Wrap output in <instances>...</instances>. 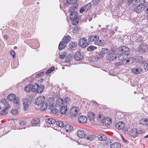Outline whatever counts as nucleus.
I'll list each match as a JSON object with an SVG mask.
<instances>
[{"label": "nucleus", "instance_id": "nucleus-23", "mask_svg": "<svg viewBox=\"0 0 148 148\" xmlns=\"http://www.w3.org/2000/svg\"><path fill=\"white\" fill-rule=\"evenodd\" d=\"M87 119L86 116H81L78 118V121L80 123H85L86 122Z\"/></svg>", "mask_w": 148, "mask_h": 148}, {"label": "nucleus", "instance_id": "nucleus-43", "mask_svg": "<svg viewBox=\"0 0 148 148\" xmlns=\"http://www.w3.org/2000/svg\"><path fill=\"white\" fill-rule=\"evenodd\" d=\"M129 57V58H128L126 62L132 63L133 62L135 61V59H134V57L132 58H130V57Z\"/></svg>", "mask_w": 148, "mask_h": 148}, {"label": "nucleus", "instance_id": "nucleus-56", "mask_svg": "<svg viewBox=\"0 0 148 148\" xmlns=\"http://www.w3.org/2000/svg\"><path fill=\"white\" fill-rule=\"evenodd\" d=\"M66 2L68 4H72L74 3V0H66Z\"/></svg>", "mask_w": 148, "mask_h": 148}, {"label": "nucleus", "instance_id": "nucleus-55", "mask_svg": "<svg viewBox=\"0 0 148 148\" xmlns=\"http://www.w3.org/2000/svg\"><path fill=\"white\" fill-rule=\"evenodd\" d=\"M26 122L24 121H20V124L21 125H26Z\"/></svg>", "mask_w": 148, "mask_h": 148}, {"label": "nucleus", "instance_id": "nucleus-61", "mask_svg": "<svg viewBox=\"0 0 148 148\" xmlns=\"http://www.w3.org/2000/svg\"><path fill=\"white\" fill-rule=\"evenodd\" d=\"M68 101V99L67 98H66L64 99V102L65 103H67Z\"/></svg>", "mask_w": 148, "mask_h": 148}, {"label": "nucleus", "instance_id": "nucleus-37", "mask_svg": "<svg viewBox=\"0 0 148 148\" xmlns=\"http://www.w3.org/2000/svg\"><path fill=\"white\" fill-rule=\"evenodd\" d=\"M56 122V124L58 126L60 127H63L64 126V124L63 122L60 121H57Z\"/></svg>", "mask_w": 148, "mask_h": 148}, {"label": "nucleus", "instance_id": "nucleus-48", "mask_svg": "<svg viewBox=\"0 0 148 148\" xmlns=\"http://www.w3.org/2000/svg\"><path fill=\"white\" fill-rule=\"evenodd\" d=\"M19 99L18 97H15V98L13 100V102L14 103L18 104L19 102Z\"/></svg>", "mask_w": 148, "mask_h": 148}, {"label": "nucleus", "instance_id": "nucleus-16", "mask_svg": "<svg viewBox=\"0 0 148 148\" xmlns=\"http://www.w3.org/2000/svg\"><path fill=\"white\" fill-rule=\"evenodd\" d=\"M45 100V97L44 96H39L38 98L35 100V103L36 105H39L40 104H42L44 102Z\"/></svg>", "mask_w": 148, "mask_h": 148}, {"label": "nucleus", "instance_id": "nucleus-40", "mask_svg": "<svg viewBox=\"0 0 148 148\" xmlns=\"http://www.w3.org/2000/svg\"><path fill=\"white\" fill-rule=\"evenodd\" d=\"M77 45V43L76 42H71L69 44V47L71 48L75 47Z\"/></svg>", "mask_w": 148, "mask_h": 148}, {"label": "nucleus", "instance_id": "nucleus-33", "mask_svg": "<svg viewBox=\"0 0 148 148\" xmlns=\"http://www.w3.org/2000/svg\"><path fill=\"white\" fill-rule=\"evenodd\" d=\"M119 50L123 52H127L130 50V49L126 46H123L120 48Z\"/></svg>", "mask_w": 148, "mask_h": 148}, {"label": "nucleus", "instance_id": "nucleus-42", "mask_svg": "<svg viewBox=\"0 0 148 148\" xmlns=\"http://www.w3.org/2000/svg\"><path fill=\"white\" fill-rule=\"evenodd\" d=\"M135 61L138 62L142 60L143 58L142 57L140 56H139L134 57Z\"/></svg>", "mask_w": 148, "mask_h": 148}, {"label": "nucleus", "instance_id": "nucleus-5", "mask_svg": "<svg viewBox=\"0 0 148 148\" xmlns=\"http://www.w3.org/2000/svg\"><path fill=\"white\" fill-rule=\"evenodd\" d=\"M1 102L2 104L4 105L5 109V110H3L1 111V116H5L8 113L7 110L10 108V106H9V105L5 99H2L1 100Z\"/></svg>", "mask_w": 148, "mask_h": 148}, {"label": "nucleus", "instance_id": "nucleus-44", "mask_svg": "<svg viewBox=\"0 0 148 148\" xmlns=\"http://www.w3.org/2000/svg\"><path fill=\"white\" fill-rule=\"evenodd\" d=\"M104 57V55H102L100 53L95 57V59L99 60L102 59Z\"/></svg>", "mask_w": 148, "mask_h": 148}, {"label": "nucleus", "instance_id": "nucleus-63", "mask_svg": "<svg viewBox=\"0 0 148 148\" xmlns=\"http://www.w3.org/2000/svg\"><path fill=\"white\" fill-rule=\"evenodd\" d=\"M122 138V139L123 141L124 142H126V140L123 137L121 136Z\"/></svg>", "mask_w": 148, "mask_h": 148}, {"label": "nucleus", "instance_id": "nucleus-52", "mask_svg": "<svg viewBox=\"0 0 148 148\" xmlns=\"http://www.w3.org/2000/svg\"><path fill=\"white\" fill-rule=\"evenodd\" d=\"M123 53L121 54L118 57V59L119 60H120L121 61H123L124 60V58L123 57Z\"/></svg>", "mask_w": 148, "mask_h": 148}, {"label": "nucleus", "instance_id": "nucleus-19", "mask_svg": "<svg viewBox=\"0 0 148 148\" xmlns=\"http://www.w3.org/2000/svg\"><path fill=\"white\" fill-rule=\"evenodd\" d=\"M24 108L25 110L28 108L30 104V101L28 99L25 98L23 101Z\"/></svg>", "mask_w": 148, "mask_h": 148}, {"label": "nucleus", "instance_id": "nucleus-7", "mask_svg": "<svg viewBox=\"0 0 148 148\" xmlns=\"http://www.w3.org/2000/svg\"><path fill=\"white\" fill-rule=\"evenodd\" d=\"M87 39L85 38H81L79 41L78 45L79 46L83 48L86 47L89 44L86 42Z\"/></svg>", "mask_w": 148, "mask_h": 148}, {"label": "nucleus", "instance_id": "nucleus-32", "mask_svg": "<svg viewBox=\"0 0 148 148\" xmlns=\"http://www.w3.org/2000/svg\"><path fill=\"white\" fill-rule=\"evenodd\" d=\"M16 95L14 94H11L7 97V99L10 101H12L15 98Z\"/></svg>", "mask_w": 148, "mask_h": 148}, {"label": "nucleus", "instance_id": "nucleus-31", "mask_svg": "<svg viewBox=\"0 0 148 148\" xmlns=\"http://www.w3.org/2000/svg\"><path fill=\"white\" fill-rule=\"evenodd\" d=\"M48 104L47 103L43 102L42 104L40 109L42 111L45 110L47 108Z\"/></svg>", "mask_w": 148, "mask_h": 148}, {"label": "nucleus", "instance_id": "nucleus-20", "mask_svg": "<svg viewBox=\"0 0 148 148\" xmlns=\"http://www.w3.org/2000/svg\"><path fill=\"white\" fill-rule=\"evenodd\" d=\"M63 99L61 98H58L56 100V106L57 107H60L62 106L63 103Z\"/></svg>", "mask_w": 148, "mask_h": 148}, {"label": "nucleus", "instance_id": "nucleus-29", "mask_svg": "<svg viewBox=\"0 0 148 148\" xmlns=\"http://www.w3.org/2000/svg\"><path fill=\"white\" fill-rule=\"evenodd\" d=\"M98 138L100 141H105L107 139L106 136L105 135L102 134L98 135Z\"/></svg>", "mask_w": 148, "mask_h": 148}, {"label": "nucleus", "instance_id": "nucleus-38", "mask_svg": "<svg viewBox=\"0 0 148 148\" xmlns=\"http://www.w3.org/2000/svg\"><path fill=\"white\" fill-rule=\"evenodd\" d=\"M97 48V47L94 46L92 45H90L87 48V50L88 51H90L95 49Z\"/></svg>", "mask_w": 148, "mask_h": 148}, {"label": "nucleus", "instance_id": "nucleus-22", "mask_svg": "<svg viewBox=\"0 0 148 148\" xmlns=\"http://www.w3.org/2000/svg\"><path fill=\"white\" fill-rule=\"evenodd\" d=\"M138 134L137 130L136 128L132 129L130 132V135L133 138L136 137Z\"/></svg>", "mask_w": 148, "mask_h": 148}, {"label": "nucleus", "instance_id": "nucleus-46", "mask_svg": "<svg viewBox=\"0 0 148 148\" xmlns=\"http://www.w3.org/2000/svg\"><path fill=\"white\" fill-rule=\"evenodd\" d=\"M72 58L71 56H67L65 60V62H69L72 60Z\"/></svg>", "mask_w": 148, "mask_h": 148}, {"label": "nucleus", "instance_id": "nucleus-21", "mask_svg": "<svg viewBox=\"0 0 148 148\" xmlns=\"http://www.w3.org/2000/svg\"><path fill=\"white\" fill-rule=\"evenodd\" d=\"M125 126L124 123L123 122H119L116 123L115 125L116 128L119 130L122 129Z\"/></svg>", "mask_w": 148, "mask_h": 148}, {"label": "nucleus", "instance_id": "nucleus-41", "mask_svg": "<svg viewBox=\"0 0 148 148\" xmlns=\"http://www.w3.org/2000/svg\"><path fill=\"white\" fill-rule=\"evenodd\" d=\"M130 56L129 55V54H127L125 53H123V59L124 61H126L127 59L128 58H129V56Z\"/></svg>", "mask_w": 148, "mask_h": 148}, {"label": "nucleus", "instance_id": "nucleus-9", "mask_svg": "<svg viewBox=\"0 0 148 148\" xmlns=\"http://www.w3.org/2000/svg\"><path fill=\"white\" fill-rule=\"evenodd\" d=\"M78 108L76 107H73L70 110V113L73 116L77 117L79 115Z\"/></svg>", "mask_w": 148, "mask_h": 148}, {"label": "nucleus", "instance_id": "nucleus-49", "mask_svg": "<svg viewBox=\"0 0 148 148\" xmlns=\"http://www.w3.org/2000/svg\"><path fill=\"white\" fill-rule=\"evenodd\" d=\"M44 73L43 72H41L39 73H38V74H37L36 76V78H39V77H41L42 75H44Z\"/></svg>", "mask_w": 148, "mask_h": 148}, {"label": "nucleus", "instance_id": "nucleus-45", "mask_svg": "<svg viewBox=\"0 0 148 148\" xmlns=\"http://www.w3.org/2000/svg\"><path fill=\"white\" fill-rule=\"evenodd\" d=\"M54 70V67H52L49 69L46 72V75L52 72Z\"/></svg>", "mask_w": 148, "mask_h": 148}, {"label": "nucleus", "instance_id": "nucleus-58", "mask_svg": "<svg viewBox=\"0 0 148 148\" xmlns=\"http://www.w3.org/2000/svg\"><path fill=\"white\" fill-rule=\"evenodd\" d=\"M66 56V55L65 54L63 53L62 54H60L59 56V58L61 59H62L64 58Z\"/></svg>", "mask_w": 148, "mask_h": 148}, {"label": "nucleus", "instance_id": "nucleus-50", "mask_svg": "<svg viewBox=\"0 0 148 148\" xmlns=\"http://www.w3.org/2000/svg\"><path fill=\"white\" fill-rule=\"evenodd\" d=\"M11 113L15 115L17 114L18 113V111L17 109H14L13 110L11 111Z\"/></svg>", "mask_w": 148, "mask_h": 148}, {"label": "nucleus", "instance_id": "nucleus-24", "mask_svg": "<svg viewBox=\"0 0 148 148\" xmlns=\"http://www.w3.org/2000/svg\"><path fill=\"white\" fill-rule=\"evenodd\" d=\"M88 116L91 123H93L95 117V116L94 113L92 112H89Z\"/></svg>", "mask_w": 148, "mask_h": 148}, {"label": "nucleus", "instance_id": "nucleus-57", "mask_svg": "<svg viewBox=\"0 0 148 148\" xmlns=\"http://www.w3.org/2000/svg\"><path fill=\"white\" fill-rule=\"evenodd\" d=\"M132 21L135 24L138 23V20L136 18H134L132 20Z\"/></svg>", "mask_w": 148, "mask_h": 148}, {"label": "nucleus", "instance_id": "nucleus-34", "mask_svg": "<svg viewBox=\"0 0 148 148\" xmlns=\"http://www.w3.org/2000/svg\"><path fill=\"white\" fill-rule=\"evenodd\" d=\"M51 110V112L56 115H58L59 113V110L57 109H55L54 106L53 107L52 109H50Z\"/></svg>", "mask_w": 148, "mask_h": 148}, {"label": "nucleus", "instance_id": "nucleus-2", "mask_svg": "<svg viewBox=\"0 0 148 148\" xmlns=\"http://www.w3.org/2000/svg\"><path fill=\"white\" fill-rule=\"evenodd\" d=\"M73 7L69 9V12L70 13V18L72 24L76 25L79 23V19L77 17V12L73 11Z\"/></svg>", "mask_w": 148, "mask_h": 148}, {"label": "nucleus", "instance_id": "nucleus-1", "mask_svg": "<svg viewBox=\"0 0 148 148\" xmlns=\"http://www.w3.org/2000/svg\"><path fill=\"white\" fill-rule=\"evenodd\" d=\"M135 2L137 4L134 10L136 12L139 13L144 10L145 12L148 13V4H144L145 0H136Z\"/></svg>", "mask_w": 148, "mask_h": 148}, {"label": "nucleus", "instance_id": "nucleus-15", "mask_svg": "<svg viewBox=\"0 0 148 148\" xmlns=\"http://www.w3.org/2000/svg\"><path fill=\"white\" fill-rule=\"evenodd\" d=\"M45 122L47 124H48L49 125V127H52L53 125L55 124L56 122V120L52 118H48L46 119Z\"/></svg>", "mask_w": 148, "mask_h": 148}, {"label": "nucleus", "instance_id": "nucleus-8", "mask_svg": "<svg viewBox=\"0 0 148 148\" xmlns=\"http://www.w3.org/2000/svg\"><path fill=\"white\" fill-rule=\"evenodd\" d=\"M35 90L34 92L36 91L38 93H41L44 88V86L42 85H39L38 83H36L34 84Z\"/></svg>", "mask_w": 148, "mask_h": 148}, {"label": "nucleus", "instance_id": "nucleus-36", "mask_svg": "<svg viewBox=\"0 0 148 148\" xmlns=\"http://www.w3.org/2000/svg\"><path fill=\"white\" fill-rule=\"evenodd\" d=\"M39 121L38 119H34L32 120L31 123L32 124H36L39 123Z\"/></svg>", "mask_w": 148, "mask_h": 148}, {"label": "nucleus", "instance_id": "nucleus-28", "mask_svg": "<svg viewBox=\"0 0 148 148\" xmlns=\"http://www.w3.org/2000/svg\"><path fill=\"white\" fill-rule=\"evenodd\" d=\"M80 27L78 26H76L72 30L73 33L75 34H77L79 32Z\"/></svg>", "mask_w": 148, "mask_h": 148}, {"label": "nucleus", "instance_id": "nucleus-59", "mask_svg": "<svg viewBox=\"0 0 148 148\" xmlns=\"http://www.w3.org/2000/svg\"><path fill=\"white\" fill-rule=\"evenodd\" d=\"M104 117L101 114H99L98 117V119L100 121H101V120L103 119Z\"/></svg>", "mask_w": 148, "mask_h": 148}, {"label": "nucleus", "instance_id": "nucleus-4", "mask_svg": "<svg viewBox=\"0 0 148 148\" xmlns=\"http://www.w3.org/2000/svg\"><path fill=\"white\" fill-rule=\"evenodd\" d=\"M71 37L69 35L64 36L63 38V40L60 42L59 44L58 48L59 50L63 49L66 46V44L70 41Z\"/></svg>", "mask_w": 148, "mask_h": 148}, {"label": "nucleus", "instance_id": "nucleus-11", "mask_svg": "<svg viewBox=\"0 0 148 148\" xmlns=\"http://www.w3.org/2000/svg\"><path fill=\"white\" fill-rule=\"evenodd\" d=\"M24 90L26 92H29L31 91L34 92L35 90L34 85L33 84L27 85L25 88Z\"/></svg>", "mask_w": 148, "mask_h": 148}, {"label": "nucleus", "instance_id": "nucleus-12", "mask_svg": "<svg viewBox=\"0 0 148 148\" xmlns=\"http://www.w3.org/2000/svg\"><path fill=\"white\" fill-rule=\"evenodd\" d=\"M74 58L77 61L82 60L83 58V53L80 51H78L74 55Z\"/></svg>", "mask_w": 148, "mask_h": 148}, {"label": "nucleus", "instance_id": "nucleus-10", "mask_svg": "<svg viewBox=\"0 0 148 148\" xmlns=\"http://www.w3.org/2000/svg\"><path fill=\"white\" fill-rule=\"evenodd\" d=\"M101 122L105 124L106 126H108L112 123V120L110 117H104L101 120Z\"/></svg>", "mask_w": 148, "mask_h": 148}, {"label": "nucleus", "instance_id": "nucleus-6", "mask_svg": "<svg viewBox=\"0 0 148 148\" xmlns=\"http://www.w3.org/2000/svg\"><path fill=\"white\" fill-rule=\"evenodd\" d=\"M117 58L116 54L113 51L108 53L106 56V60L109 61H114Z\"/></svg>", "mask_w": 148, "mask_h": 148}, {"label": "nucleus", "instance_id": "nucleus-25", "mask_svg": "<svg viewBox=\"0 0 148 148\" xmlns=\"http://www.w3.org/2000/svg\"><path fill=\"white\" fill-rule=\"evenodd\" d=\"M77 135L79 138H84L85 136V132L82 130H78L77 132Z\"/></svg>", "mask_w": 148, "mask_h": 148}, {"label": "nucleus", "instance_id": "nucleus-53", "mask_svg": "<svg viewBox=\"0 0 148 148\" xmlns=\"http://www.w3.org/2000/svg\"><path fill=\"white\" fill-rule=\"evenodd\" d=\"M10 53L13 58H15L16 57L15 53L14 50H12Z\"/></svg>", "mask_w": 148, "mask_h": 148}, {"label": "nucleus", "instance_id": "nucleus-51", "mask_svg": "<svg viewBox=\"0 0 148 148\" xmlns=\"http://www.w3.org/2000/svg\"><path fill=\"white\" fill-rule=\"evenodd\" d=\"M123 62L122 61H120L116 62L115 63V65L116 66L121 65L122 64Z\"/></svg>", "mask_w": 148, "mask_h": 148}, {"label": "nucleus", "instance_id": "nucleus-30", "mask_svg": "<svg viewBox=\"0 0 148 148\" xmlns=\"http://www.w3.org/2000/svg\"><path fill=\"white\" fill-rule=\"evenodd\" d=\"M67 111V108L64 106H62L60 109V112L62 114H65Z\"/></svg>", "mask_w": 148, "mask_h": 148}, {"label": "nucleus", "instance_id": "nucleus-39", "mask_svg": "<svg viewBox=\"0 0 148 148\" xmlns=\"http://www.w3.org/2000/svg\"><path fill=\"white\" fill-rule=\"evenodd\" d=\"M108 49L102 48L100 53L102 54V55H104V54L107 53L108 52Z\"/></svg>", "mask_w": 148, "mask_h": 148}, {"label": "nucleus", "instance_id": "nucleus-13", "mask_svg": "<svg viewBox=\"0 0 148 148\" xmlns=\"http://www.w3.org/2000/svg\"><path fill=\"white\" fill-rule=\"evenodd\" d=\"M147 49V46L146 45L142 43L139 45L138 48V51L139 53H143L145 52Z\"/></svg>", "mask_w": 148, "mask_h": 148}, {"label": "nucleus", "instance_id": "nucleus-62", "mask_svg": "<svg viewBox=\"0 0 148 148\" xmlns=\"http://www.w3.org/2000/svg\"><path fill=\"white\" fill-rule=\"evenodd\" d=\"M134 0H127V2L128 3L130 4Z\"/></svg>", "mask_w": 148, "mask_h": 148}, {"label": "nucleus", "instance_id": "nucleus-47", "mask_svg": "<svg viewBox=\"0 0 148 148\" xmlns=\"http://www.w3.org/2000/svg\"><path fill=\"white\" fill-rule=\"evenodd\" d=\"M94 136L92 135L87 136L86 139L87 140H92L94 138Z\"/></svg>", "mask_w": 148, "mask_h": 148}, {"label": "nucleus", "instance_id": "nucleus-14", "mask_svg": "<svg viewBox=\"0 0 148 148\" xmlns=\"http://www.w3.org/2000/svg\"><path fill=\"white\" fill-rule=\"evenodd\" d=\"M91 5L90 3H89L84 6L82 7L80 10V12L81 13L83 12H86L91 7Z\"/></svg>", "mask_w": 148, "mask_h": 148}, {"label": "nucleus", "instance_id": "nucleus-27", "mask_svg": "<svg viewBox=\"0 0 148 148\" xmlns=\"http://www.w3.org/2000/svg\"><path fill=\"white\" fill-rule=\"evenodd\" d=\"M121 145L118 142H115L111 144L110 145V148H120Z\"/></svg>", "mask_w": 148, "mask_h": 148}, {"label": "nucleus", "instance_id": "nucleus-18", "mask_svg": "<svg viewBox=\"0 0 148 148\" xmlns=\"http://www.w3.org/2000/svg\"><path fill=\"white\" fill-rule=\"evenodd\" d=\"M54 99L53 98H49L48 99L47 103L48 104L49 109H52L54 106Z\"/></svg>", "mask_w": 148, "mask_h": 148}, {"label": "nucleus", "instance_id": "nucleus-60", "mask_svg": "<svg viewBox=\"0 0 148 148\" xmlns=\"http://www.w3.org/2000/svg\"><path fill=\"white\" fill-rule=\"evenodd\" d=\"M3 37H4V39H5V40H7V39H8V36L7 35H4Z\"/></svg>", "mask_w": 148, "mask_h": 148}, {"label": "nucleus", "instance_id": "nucleus-26", "mask_svg": "<svg viewBox=\"0 0 148 148\" xmlns=\"http://www.w3.org/2000/svg\"><path fill=\"white\" fill-rule=\"evenodd\" d=\"M64 128L67 132L70 133L73 130V128L72 126L70 125H66Z\"/></svg>", "mask_w": 148, "mask_h": 148}, {"label": "nucleus", "instance_id": "nucleus-64", "mask_svg": "<svg viewBox=\"0 0 148 148\" xmlns=\"http://www.w3.org/2000/svg\"><path fill=\"white\" fill-rule=\"evenodd\" d=\"M92 17H90L89 19H88V21H91L92 20Z\"/></svg>", "mask_w": 148, "mask_h": 148}, {"label": "nucleus", "instance_id": "nucleus-35", "mask_svg": "<svg viewBox=\"0 0 148 148\" xmlns=\"http://www.w3.org/2000/svg\"><path fill=\"white\" fill-rule=\"evenodd\" d=\"M147 123V120L145 119H143L140 120L139 121V123L143 125H146Z\"/></svg>", "mask_w": 148, "mask_h": 148}, {"label": "nucleus", "instance_id": "nucleus-3", "mask_svg": "<svg viewBox=\"0 0 148 148\" xmlns=\"http://www.w3.org/2000/svg\"><path fill=\"white\" fill-rule=\"evenodd\" d=\"M99 37L96 35H91L89 37L88 39L89 42H93L94 43L98 46L102 45L104 43L103 40H99Z\"/></svg>", "mask_w": 148, "mask_h": 148}, {"label": "nucleus", "instance_id": "nucleus-54", "mask_svg": "<svg viewBox=\"0 0 148 148\" xmlns=\"http://www.w3.org/2000/svg\"><path fill=\"white\" fill-rule=\"evenodd\" d=\"M144 67L145 70L148 71V63H146L144 64Z\"/></svg>", "mask_w": 148, "mask_h": 148}, {"label": "nucleus", "instance_id": "nucleus-17", "mask_svg": "<svg viewBox=\"0 0 148 148\" xmlns=\"http://www.w3.org/2000/svg\"><path fill=\"white\" fill-rule=\"evenodd\" d=\"M143 68L141 67H136L132 69V72L134 74H138L141 73Z\"/></svg>", "mask_w": 148, "mask_h": 148}]
</instances>
